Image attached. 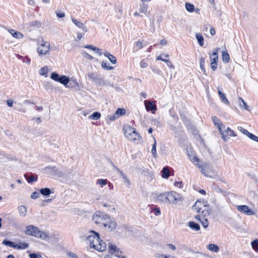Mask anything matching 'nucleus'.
<instances>
[{
    "label": "nucleus",
    "instance_id": "nucleus-63",
    "mask_svg": "<svg viewBox=\"0 0 258 258\" xmlns=\"http://www.w3.org/2000/svg\"><path fill=\"white\" fill-rule=\"evenodd\" d=\"M152 70L154 73L159 75L161 74V71L158 69L153 68L152 69Z\"/></svg>",
    "mask_w": 258,
    "mask_h": 258
},
{
    "label": "nucleus",
    "instance_id": "nucleus-10",
    "mask_svg": "<svg viewBox=\"0 0 258 258\" xmlns=\"http://www.w3.org/2000/svg\"><path fill=\"white\" fill-rule=\"evenodd\" d=\"M116 227L117 223L115 220L109 215L103 228L108 232H112L116 229Z\"/></svg>",
    "mask_w": 258,
    "mask_h": 258
},
{
    "label": "nucleus",
    "instance_id": "nucleus-9",
    "mask_svg": "<svg viewBox=\"0 0 258 258\" xmlns=\"http://www.w3.org/2000/svg\"><path fill=\"white\" fill-rule=\"evenodd\" d=\"M50 78L55 82H59L63 85L66 87H68V84L70 81V78L67 76H60L55 72L51 73Z\"/></svg>",
    "mask_w": 258,
    "mask_h": 258
},
{
    "label": "nucleus",
    "instance_id": "nucleus-60",
    "mask_svg": "<svg viewBox=\"0 0 258 258\" xmlns=\"http://www.w3.org/2000/svg\"><path fill=\"white\" fill-rule=\"evenodd\" d=\"M118 118V116L115 115V113L109 116V119L110 121H114Z\"/></svg>",
    "mask_w": 258,
    "mask_h": 258
},
{
    "label": "nucleus",
    "instance_id": "nucleus-42",
    "mask_svg": "<svg viewBox=\"0 0 258 258\" xmlns=\"http://www.w3.org/2000/svg\"><path fill=\"white\" fill-rule=\"evenodd\" d=\"M117 248V247L115 245L110 243L108 244V251L111 254H114V251L116 250Z\"/></svg>",
    "mask_w": 258,
    "mask_h": 258
},
{
    "label": "nucleus",
    "instance_id": "nucleus-14",
    "mask_svg": "<svg viewBox=\"0 0 258 258\" xmlns=\"http://www.w3.org/2000/svg\"><path fill=\"white\" fill-rule=\"evenodd\" d=\"M144 105L147 111H151L154 114L157 110V107L155 104V102L145 100Z\"/></svg>",
    "mask_w": 258,
    "mask_h": 258
},
{
    "label": "nucleus",
    "instance_id": "nucleus-57",
    "mask_svg": "<svg viewBox=\"0 0 258 258\" xmlns=\"http://www.w3.org/2000/svg\"><path fill=\"white\" fill-rule=\"evenodd\" d=\"M140 66L142 68H146L148 67V64L144 60H142L140 62Z\"/></svg>",
    "mask_w": 258,
    "mask_h": 258
},
{
    "label": "nucleus",
    "instance_id": "nucleus-48",
    "mask_svg": "<svg viewBox=\"0 0 258 258\" xmlns=\"http://www.w3.org/2000/svg\"><path fill=\"white\" fill-rule=\"evenodd\" d=\"M251 246L255 250L258 251V240L255 239L252 241Z\"/></svg>",
    "mask_w": 258,
    "mask_h": 258
},
{
    "label": "nucleus",
    "instance_id": "nucleus-36",
    "mask_svg": "<svg viewBox=\"0 0 258 258\" xmlns=\"http://www.w3.org/2000/svg\"><path fill=\"white\" fill-rule=\"evenodd\" d=\"M185 8L186 10L189 13H192L195 10L194 5L188 3H186L185 4Z\"/></svg>",
    "mask_w": 258,
    "mask_h": 258
},
{
    "label": "nucleus",
    "instance_id": "nucleus-53",
    "mask_svg": "<svg viewBox=\"0 0 258 258\" xmlns=\"http://www.w3.org/2000/svg\"><path fill=\"white\" fill-rule=\"evenodd\" d=\"M143 47V44L142 42L137 41L135 44V47H136L137 49H140Z\"/></svg>",
    "mask_w": 258,
    "mask_h": 258
},
{
    "label": "nucleus",
    "instance_id": "nucleus-61",
    "mask_svg": "<svg viewBox=\"0 0 258 258\" xmlns=\"http://www.w3.org/2000/svg\"><path fill=\"white\" fill-rule=\"evenodd\" d=\"M7 105L9 107H11L13 105V101L11 99H9L7 100Z\"/></svg>",
    "mask_w": 258,
    "mask_h": 258
},
{
    "label": "nucleus",
    "instance_id": "nucleus-50",
    "mask_svg": "<svg viewBox=\"0 0 258 258\" xmlns=\"http://www.w3.org/2000/svg\"><path fill=\"white\" fill-rule=\"evenodd\" d=\"M82 54L87 59L92 60L94 58V57L92 55H91L86 51H83Z\"/></svg>",
    "mask_w": 258,
    "mask_h": 258
},
{
    "label": "nucleus",
    "instance_id": "nucleus-45",
    "mask_svg": "<svg viewBox=\"0 0 258 258\" xmlns=\"http://www.w3.org/2000/svg\"><path fill=\"white\" fill-rule=\"evenodd\" d=\"M66 255L68 258H79L77 254L71 251L68 252Z\"/></svg>",
    "mask_w": 258,
    "mask_h": 258
},
{
    "label": "nucleus",
    "instance_id": "nucleus-20",
    "mask_svg": "<svg viewBox=\"0 0 258 258\" xmlns=\"http://www.w3.org/2000/svg\"><path fill=\"white\" fill-rule=\"evenodd\" d=\"M159 201L164 203H168V196L167 191L160 194L157 197Z\"/></svg>",
    "mask_w": 258,
    "mask_h": 258
},
{
    "label": "nucleus",
    "instance_id": "nucleus-64",
    "mask_svg": "<svg viewBox=\"0 0 258 258\" xmlns=\"http://www.w3.org/2000/svg\"><path fill=\"white\" fill-rule=\"evenodd\" d=\"M113 168L120 174V176L122 175V174H123L122 171L115 166H113Z\"/></svg>",
    "mask_w": 258,
    "mask_h": 258
},
{
    "label": "nucleus",
    "instance_id": "nucleus-32",
    "mask_svg": "<svg viewBox=\"0 0 258 258\" xmlns=\"http://www.w3.org/2000/svg\"><path fill=\"white\" fill-rule=\"evenodd\" d=\"M238 103L239 105V106L242 108H244L247 110H249V107L247 105L246 102L244 101V100L240 97L238 99Z\"/></svg>",
    "mask_w": 258,
    "mask_h": 258
},
{
    "label": "nucleus",
    "instance_id": "nucleus-11",
    "mask_svg": "<svg viewBox=\"0 0 258 258\" xmlns=\"http://www.w3.org/2000/svg\"><path fill=\"white\" fill-rule=\"evenodd\" d=\"M219 50V48H216L213 51L212 54L210 55V59H211V68L213 70L215 71L217 68L218 64V51Z\"/></svg>",
    "mask_w": 258,
    "mask_h": 258
},
{
    "label": "nucleus",
    "instance_id": "nucleus-15",
    "mask_svg": "<svg viewBox=\"0 0 258 258\" xmlns=\"http://www.w3.org/2000/svg\"><path fill=\"white\" fill-rule=\"evenodd\" d=\"M237 210L247 215H253L254 214V212L250 210L248 206L246 205H240L237 206Z\"/></svg>",
    "mask_w": 258,
    "mask_h": 258
},
{
    "label": "nucleus",
    "instance_id": "nucleus-31",
    "mask_svg": "<svg viewBox=\"0 0 258 258\" xmlns=\"http://www.w3.org/2000/svg\"><path fill=\"white\" fill-rule=\"evenodd\" d=\"M2 243L5 245L8 246L10 247L15 248L16 249H17V247H18V244H15V243L7 240H4Z\"/></svg>",
    "mask_w": 258,
    "mask_h": 258
},
{
    "label": "nucleus",
    "instance_id": "nucleus-38",
    "mask_svg": "<svg viewBox=\"0 0 258 258\" xmlns=\"http://www.w3.org/2000/svg\"><path fill=\"white\" fill-rule=\"evenodd\" d=\"M40 192L42 195L48 196L51 194V190L49 188H43L40 190Z\"/></svg>",
    "mask_w": 258,
    "mask_h": 258
},
{
    "label": "nucleus",
    "instance_id": "nucleus-1",
    "mask_svg": "<svg viewBox=\"0 0 258 258\" xmlns=\"http://www.w3.org/2000/svg\"><path fill=\"white\" fill-rule=\"evenodd\" d=\"M86 241L87 243L90 245V247L99 251H104L106 249V243L100 239L99 234L94 230L89 232Z\"/></svg>",
    "mask_w": 258,
    "mask_h": 258
},
{
    "label": "nucleus",
    "instance_id": "nucleus-16",
    "mask_svg": "<svg viewBox=\"0 0 258 258\" xmlns=\"http://www.w3.org/2000/svg\"><path fill=\"white\" fill-rule=\"evenodd\" d=\"M72 22L79 29H81L84 33L87 32L88 28L81 21L76 19L74 18H71Z\"/></svg>",
    "mask_w": 258,
    "mask_h": 258
},
{
    "label": "nucleus",
    "instance_id": "nucleus-39",
    "mask_svg": "<svg viewBox=\"0 0 258 258\" xmlns=\"http://www.w3.org/2000/svg\"><path fill=\"white\" fill-rule=\"evenodd\" d=\"M205 63V58L204 57L201 58L200 61V68H201V70H202L203 73L206 74V70L204 67Z\"/></svg>",
    "mask_w": 258,
    "mask_h": 258
},
{
    "label": "nucleus",
    "instance_id": "nucleus-41",
    "mask_svg": "<svg viewBox=\"0 0 258 258\" xmlns=\"http://www.w3.org/2000/svg\"><path fill=\"white\" fill-rule=\"evenodd\" d=\"M125 110L124 108H118L115 111V115L118 117L121 115L125 114Z\"/></svg>",
    "mask_w": 258,
    "mask_h": 258
},
{
    "label": "nucleus",
    "instance_id": "nucleus-58",
    "mask_svg": "<svg viewBox=\"0 0 258 258\" xmlns=\"http://www.w3.org/2000/svg\"><path fill=\"white\" fill-rule=\"evenodd\" d=\"M248 137L249 138H250V139H251L252 140L255 141H256L257 138H258L257 137H256V136H255L254 135H253L250 133V134H249Z\"/></svg>",
    "mask_w": 258,
    "mask_h": 258
},
{
    "label": "nucleus",
    "instance_id": "nucleus-34",
    "mask_svg": "<svg viewBox=\"0 0 258 258\" xmlns=\"http://www.w3.org/2000/svg\"><path fill=\"white\" fill-rule=\"evenodd\" d=\"M101 67L103 69L106 70H112L113 69V67L110 66L109 63L107 61L103 60L101 63Z\"/></svg>",
    "mask_w": 258,
    "mask_h": 258
},
{
    "label": "nucleus",
    "instance_id": "nucleus-7",
    "mask_svg": "<svg viewBox=\"0 0 258 258\" xmlns=\"http://www.w3.org/2000/svg\"><path fill=\"white\" fill-rule=\"evenodd\" d=\"M218 130L221 135L222 139L224 142L229 140L230 137H236L237 135L233 130L229 127H226L225 125H219Z\"/></svg>",
    "mask_w": 258,
    "mask_h": 258
},
{
    "label": "nucleus",
    "instance_id": "nucleus-59",
    "mask_svg": "<svg viewBox=\"0 0 258 258\" xmlns=\"http://www.w3.org/2000/svg\"><path fill=\"white\" fill-rule=\"evenodd\" d=\"M121 253V251L118 248H117L116 250L114 251V253L113 254L115 255V256L118 257H120V254Z\"/></svg>",
    "mask_w": 258,
    "mask_h": 258
},
{
    "label": "nucleus",
    "instance_id": "nucleus-29",
    "mask_svg": "<svg viewBox=\"0 0 258 258\" xmlns=\"http://www.w3.org/2000/svg\"><path fill=\"white\" fill-rule=\"evenodd\" d=\"M19 214L22 217H25L27 215V209L25 206L21 205L18 207Z\"/></svg>",
    "mask_w": 258,
    "mask_h": 258
},
{
    "label": "nucleus",
    "instance_id": "nucleus-24",
    "mask_svg": "<svg viewBox=\"0 0 258 258\" xmlns=\"http://www.w3.org/2000/svg\"><path fill=\"white\" fill-rule=\"evenodd\" d=\"M207 249L212 252L217 253L219 251V246L215 244H210L207 246Z\"/></svg>",
    "mask_w": 258,
    "mask_h": 258
},
{
    "label": "nucleus",
    "instance_id": "nucleus-22",
    "mask_svg": "<svg viewBox=\"0 0 258 258\" xmlns=\"http://www.w3.org/2000/svg\"><path fill=\"white\" fill-rule=\"evenodd\" d=\"M188 155L190 161H191L195 165L197 166L198 167L199 165H200L199 164V159L194 154H188Z\"/></svg>",
    "mask_w": 258,
    "mask_h": 258
},
{
    "label": "nucleus",
    "instance_id": "nucleus-17",
    "mask_svg": "<svg viewBox=\"0 0 258 258\" xmlns=\"http://www.w3.org/2000/svg\"><path fill=\"white\" fill-rule=\"evenodd\" d=\"M207 217H204L203 216H202V215H198L195 216V218L201 222L203 227L205 228H207L209 225V222Z\"/></svg>",
    "mask_w": 258,
    "mask_h": 258
},
{
    "label": "nucleus",
    "instance_id": "nucleus-40",
    "mask_svg": "<svg viewBox=\"0 0 258 258\" xmlns=\"http://www.w3.org/2000/svg\"><path fill=\"white\" fill-rule=\"evenodd\" d=\"M151 153L154 158H156L157 157V153L156 152V142L155 139H154V143L152 145Z\"/></svg>",
    "mask_w": 258,
    "mask_h": 258
},
{
    "label": "nucleus",
    "instance_id": "nucleus-4",
    "mask_svg": "<svg viewBox=\"0 0 258 258\" xmlns=\"http://www.w3.org/2000/svg\"><path fill=\"white\" fill-rule=\"evenodd\" d=\"M25 233L29 235L42 239H45V232L41 231L39 229L34 225H29L26 226Z\"/></svg>",
    "mask_w": 258,
    "mask_h": 258
},
{
    "label": "nucleus",
    "instance_id": "nucleus-12",
    "mask_svg": "<svg viewBox=\"0 0 258 258\" xmlns=\"http://www.w3.org/2000/svg\"><path fill=\"white\" fill-rule=\"evenodd\" d=\"M45 173L56 177H60L62 175V172L56 167H46L44 169Z\"/></svg>",
    "mask_w": 258,
    "mask_h": 258
},
{
    "label": "nucleus",
    "instance_id": "nucleus-28",
    "mask_svg": "<svg viewBox=\"0 0 258 258\" xmlns=\"http://www.w3.org/2000/svg\"><path fill=\"white\" fill-rule=\"evenodd\" d=\"M48 67L47 66H44L39 70V74L40 75L46 78L48 77Z\"/></svg>",
    "mask_w": 258,
    "mask_h": 258
},
{
    "label": "nucleus",
    "instance_id": "nucleus-25",
    "mask_svg": "<svg viewBox=\"0 0 258 258\" xmlns=\"http://www.w3.org/2000/svg\"><path fill=\"white\" fill-rule=\"evenodd\" d=\"M188 227L192 230L197 231L200 230V226L199 224L193 221H190L188 223Z\"/></svg>",
    "mask_w": 258,
    "mask_h": 258
},
{
    "label": "nucleus",
    "instance_id": "nucleus-46",
    "mask_svg": "<svg viewBox=\"0 0 258 258\" xmlns=\"http://www.w3.org/2000/svg\"><path fill=\"white\" fill-rule=\"evenodd\" d=\"M213 121L214 123V124L218 128L219 125H223V123H222L218 119V118L216 116H214L212 117Z\"/></svg>",
    "mask_w": 258,
    "mask_h": 258
},
{
    "label": "nucleus",
    "instance_id": "nucleus-18",
    "mask_svg": "<svg viewBox=\"0 0 258 258\" xmlns=\"http://www.w3.org/2000/svg\"><path fill=\"white\" fill-rule=\"evenodd\" d=\"M198 168L200 169L201 172L205 176H210L209 173L211 172V170L210 169V167L207 165H199Z\"/></svg>",
    "mask_w": 258,
    "mask_h": 258
},
{
    "label": "nucleus",
    "instance_id": "nucleus-33",
    "mask_svg": "<svg viewBox=\"0 0 258 258\" xmlns=\"http://www.w3.org/2000/svg\"><path fill=\"white\" fill-rule=\"evenodd\" d=\"M222 58L224 63H228L229 61V55L226 50L222 52Z\"/></svg>",
    "mask_w": 258,
    "mask_h": 258
},
{
    "label": "nucleus",
    "instance_id": "nucleus-30",
    "mask_svg": "<svg viewBox=\"0 0 258 258\" xmlns=\"http://www.w3.org/2000/svg\"><path fill=\"white\" fill-rule=\"evenodd\" d=\"M161 176L163 178L167 179L169 176V171L167 167H164L161 171Z\"/></svg>",
    "mask_w": 258,
    "mask_h": 258
},
{
    "label": "nucleus",
    "instance_id": "nucleus-8",
    "mask_svg": "<svg viewBox=\"0 0 258 258\" xmlns=\"http://www.w3.org/2000/svg\"><path fill=\"white\" fill-rule=\"evenodd\" d=\"M168 196V204H177L182 203L183 201V198L179 193L172 190L167 191Z\"/></svg>",
    "mask_w": 258,
    "mask_h": 258
},
{
    "label": "nucleus",
    "instance_id": "nucleus-13",
    "mask_svg": "<svg viewBox=\"0 0 258 258\" xmlns=\"http://www.w3.org/2000/svg\"><path fill=\"white\" fill-rule=\"evenodd\" d=\"M45 236L46 237L45 239H42V240L47 241L50 243H56L59 240V235L57 233H53L48 235L45 233Z\"/></svg>",
    "mask_w": 258,
    "mask_h": 258
},
{
    "label": "nucleus",
    "instance_id": "nucleus-5",
    "mask_svg": "<svg viewBox=\"0 0 258 258\" xmlns=\"http://www.w3.org/2000/svg\"><path fill=\"white\" fill-rule=\"evenodd\" d=\"M109 215L97 211L92 216V221L97 225L103 227Z\"/></svg>",
    "mask_w": 258,
    "mask_h": 258
},
{
    "label": "nucleus",
    "instance_id": "nucleus-35",
    "mask_svg": "<svg viewBox=\"0 0 258 258\" xmlns=\"http://www.w3.org/2000/svg\"><path fill=\"white\" fill-rule=\"evenodd\" d=\"M101 117V113L98 111L94 112L89 116V118L93 120H98Z\"/></svg>",
    "mask_w": 258,
    "mask_h": 258
},
{
    "label": "nucleus",
    "instance_id": "nucleus-27",
    "mask_svg": "<svg viewBox=\"0 0 258 258\" xmlns=\"http://www.w3.org/2000/svg\"><path fill=\"white\" fill-rule=\"evenodd\" d=\"M196 37L197 38L198 44L201 46H203L204 45V41L202 34L200 33H196Z\"/></svg>",
    "mask_w": 258,
    "mask_h": 258
},
{
    "label": "nucleus",
    "instance_id": "nucleus-43",
    "mask_svg": "<svg viewBox=\"0 0 258 258\" xmlns=\"http://www.w3.org/2000/svg\"><path fill=\"white\" fill-rule=\"evenodd\" d=\"M140 12L145 15L148 14V7L144 4L140 6Z\"/></svg>",
    "mask_w": 258,
    "mask_h": 258
},
{
    "label": "nucleus",
    "instance_id": "nucleus-54",
    "mask_svg": "<svg viewBox=\"0 0 258 258\" xmlns=\"http://www.w3.org/2000/svg\"><path fill=\"white\" fill-rule=\"evenodd\" d=\"M27 180L29 183H32L37 180V178L34 176H31L29 177Z\"/></svg>",
    "mask_w": 258,
    "mask_h": 258
},
{
    "label": "nucleus",
    "instance_id": "nucleus-6",
    "mask_svg": "<svg viewBox=\"0 0 258 258\" xmlns=\"http://www.w3.org/2000/svg\"><path fill=\"white\" fill-rule=\"evenodd\" d=\"M50 43L43 39L39 40L37 43V51L39 56L47 55L50 51Z\"/></svg>",
    "mask_w": 258,
    "mask_h": 258
},
{
    "label": "nucleus",
    "instance_id": "nucleus-3",
    "mask_svg": "<svg viewBox=\"0 0 258 258\" xmlns=\"http://www.w3.org/2000/svg\"><path fill=\"white\" fill-rule=\"evenodd\" d=\"M123 132L125 137L131 141L142 140L141 136L136 132V130L129 125H125L123 126Z\"/></svg>",
    "mask_w": 258,
    "mask_h": 258
},
{
    "label": "nucleus",
    "instance_id": "nucleus-26",
    "mask_svg": "<svg viewBox=\"0 0 258 258\" xmlns=\"http://www.w3.org/2000/svg\"><path fill=\"white\" fill-rule=\"evenodd\" d=\"M103 55L108 58L112 64H115L116 63V59L115 56L109 53L108 52H105L103 53Z\"/></svg>",
    "mask_w": 258,
    "mask_h": 258
},
{
    "label": "nucleus",
    "instance_id": "nucleus-51",
    "mask_svg": "<svg viewBox=\"0 0 258 258\" xmlns=\"http://www.w3.org/2000/svg\"><path fill=\"white\" fill-rule=\"evenodd\" d=\"M40 196V193L37 192V191H35V192H33L31 196V199H36L37 198H38Z\"/></svg>",
    "mask_w": 258,
    "mask_h": 258
},
{
    "label": "nucleus",
    "instance_id": "nucleus-19",
    "mask_svg": "<svg viewBox=\"0 0 258 258\" xmlns=\"http://www.w3.org/2000/svg\"><path fill=\"white\" fill-rule=\"evenodd\" d=\"M217 89H218V94L219 95V97L220 98L221 101L226 105H229V102L228 100V99H227L225 94L223 93V92H222L221 89L220 88L218 87Z\"/></svg>",
    "mask_w": 258,
    "mask_h": 258
},
{
    "label": "nucleus",
    "instance_id": "nucleus-56",
    "mask_svg": "<svg viewBox=\"0 0 258 258\" xmlns=\"http://www.w3.org/2000/svg\"><path fill=\"white\" fill-rule=\"evenodd\" d=\"M174 186L178 187V188H182L183 187V183L182 181H175L174 183Z\"/></svg>",
    "mask_w": 258,
    "mask_h": 258
},
{
    "label": "nucleus",
    "instance_id": "nucleus-52",
    "mask_svg": "<svg viewBox=\"0 0 258 258\" xmlns=\"http://www.w3.org/2000/svg\"><path fill=\"white\" fill-rule=\"evenodd\" d=\"M30 258H42V256L38 253H32L29 254Z\"/></svg>",
    "mask_w": 258,
    "mask_h": 258
},
{
    "label": "nucleus",
    "instance_id": "nucleus-2",
    "mask_svg": "<svg viewBox=\"0 0 258 258\" xmlns=\"http://www.w3.org/2000/svg\"><path fill=\"white\" fill-rule=\"evenodd\" d=\"M192 210L204 217H208L211 212L206 203L202 201H197L192 207Z\"/></svg>",
    "mask_w": 258,
    "mask_h": 258
},
{
    "label": "nucleus",
    "instance_id": "nucleus-44",
    "mask_svg": "<svg viewBox=\"0 0 258 258\" xmlns=\"http://www.w3.org/2000/svg\"><path fill=\"white\" fill-rule=\"evenodd\" d=\"M123 179V182L127 186H129L130 185V181L127 177V176L123 173L120 176Z\"/></svg>",
    "mask_w": 258,
    "mask_h": 258
},
{
    "label": "nucleus",
    "instance_id": "nucleus-37",
    "mask_svg": "<svg viewBox=\"0 0 258 258\" xmlns=\"http://www.w3.org/2000/svg\"><path fill=\"white\" fill-rule=\"evenodd\" d=\"M87 77L89 80L92 81H96L97 79L96 74L94 72H89L87 74Z\"/></svg>",
    "mask_w": 258,
    "mask_h": 258
},
{
    "label": "nucleus",
    "instance_id": "nucleus-21",
    "mask_svg": "<svg viewBox=\"0 0 258 258\" xmlns=\"http://www.w3.org/2000/svg\"><path fill=\"white\" fill-rule=\"evenodd\" d=\"M84 48H87V49H90L91 50H92L94 51L99 56H101L103 54V53L101 51L100 49H99L98 47H96L94 46L93 45H85L84 46Z\"/></svg>",
    "mask_w": 258,
    "mask_h": 258
},
{
    "label": "nucleus",
    "instance_id": "nucleus-49",
    "mask_svg": "<svg viewBox=\"0 0 258 258\" xmlns=\"http://www.w3.org/2000/svg\"><path fill=\"white\" fill-rule=\"evenodd\" d=\"M97 183L99 184L101 187H103L107 184V180L103 179H98L97 181Z\"/></svg>",
    "mask_w": 258,
    "mask_h": 258
},
{
    "label": "nucleus",
    "instance_id": "nucleus-23",
    "mask_svg": "<svg viewBox=\"0 0 258 258\" xmlns=\"http://www.w3.org/2000/svg\"><path fill=\"white\" fill-rule=\"evenodd\" d=\"M8 31L15 38L21 39L23 37V35L21 33H20L18 31H15L14 30L8 29Z\"/></svg>",
    "mask_w": 258,
    "mask_h": 258
},
{
    "label": "nucleus",
    "instance_id": "nucleus-62",
    "mask_svg": "<svg viewBox=\"0 0 258 258\" xmlns=\"http://www.w3.org/2000/svg\"><path fill=\"white\" fill-rule=\"evenodd\" d=\"M83 34L80 32H78L77 34V39L78 40H80L83 37Z\"/></svg>",
    "mask_w": 258,
    "mask_h": 258
},
{
    "label": "nucleus",
    "instance_id": "nucleus-47",
    "mask_svg": "<svg viewBox=\"0 0 258 258\" xmlns=\"http://www.w3.org/2000/svg\"><path fill=\"white\" fill-rule=\"evenodd\" d=\"M29 246V244L26 243H22L20 244H18V247H17V249H24L28 248Z\"/></svg>",
    "mask_w": 258,
    "mask_h": 258
},
{
    "label": "nucleus",
    "instance_id": "nucleus-55",
    "mask_svg": "<svg viewBox=\"0 0 258 258\" xmlns=\"http://www.w3.org/2000/svg\"><path fill=\"white\" fill-rule=\"evenodd\" d=\"M56 16L59 18H62L65 17V13L61 11H56Z\"/></svg>",
    "mask_w": 258,
    "mask_h": 258
}]
</instances>
